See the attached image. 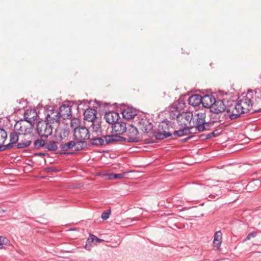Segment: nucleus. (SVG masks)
I'll return each instance as SVG.
<instances>
[{"label":"nucleus","mask_w":261,"mask_h":261,"mask_svg":"<svg viewBox=\"0 0 261 261\" xmlns=\"http://www.w3.org/2000/svg\"><path fill=\"white\" fill-rule=\"evenodd\" d=\"M182 250L183 251H188L189 250V248L187 246H185V247H180V250Z\"/></svg>","instance_id":"4c0bfd02"},{"label":"nucleus","mask_w":261,"mask_h":261,"mask_svg":"<svg viewBox=\"0 0 261 261\" xmlns=\"http://www.w3.org/2000/svg\"><path fill=\"white\" fill-rule=\"evenodd\" d=\"M105 118L107 122L113 125L119 120L120 117L117 112H108L105 114Z\"/></svg>","instance_id":"a211bd4d"},{"label":"nucleus","mask_w":261,"mask_h":261,"mask_svg":"<svg viewBox=\"0 0 261 261\" xmlns=\"http://www.w3.org/2000/svg\"><path fill=\"white\" fill-rule=\"evenodd\" d=\"M97 111L95 109L89 108L86 110L84 113V120L93 122L97 118L96 117Z\"/></svg>","instance_id":"6ab92c4d"},{"label":"nucleus","mask_w":261,"mask_h":261,"mask_svg":"<svg viewBox=\"0 0 261 261\" xmlns=\"http://www.w3.org/2000/svg\"><path fill=\"white\" fill-rule=\"evenodd\" d=\"M222 241V232L221 231H216L214 236L213 241V247L215 249H219L221 245Z\"/></svg>","instance_id":"5701e85b"},{"label":"nucleus","mask_w":261,"mask_h":261,"mask_svg":"<svg viewBox=\"0 0 261 261\" xmlns=\"http://www.w3.org/2000/svg\"><path fill=\"white\" fill-rule=\"evenodd\" d=\"M8 241L6 238L0 236V249L3 248L4 244H6Z\"/></svg>","instance_id":"f704fd0d"},{"label":"nucleus","mask_w":261,"mask_h":261,"mask_svg":"<svg viewBox=\"0 0 261 261\" xmlns=\"http://www.w3.org/2000/svg\"><path fill=\"white\" fill-rule=\"evenodd\" d=\"M31 143V140L24 139V140H21L17 144L18 148H23L29 146Z\"/></svg>","instance_id":"c756f323"},{"label":"nucleus","mask_w":261,"mask_h":261,"mask_svg":"<svg viewBox=\"0 0 261 261\" xmlns=\"http://www.w3.org/2000/svg\"><path fill=\"white\" fill-rule=\"evenodd\" d=\"M7 132L4 129L0 128V146H5V145H4V144L7 139ZM2 151L3 150H0V151Z\"/></svg>","instance_id":"c85d7f7f"},{"label":"nucleus","mask_w":261,"mask_h":261,"mask_svg":"<svg viewBox=\"0 0 261 261\" xmlns=\"http://www.w3.org/2000/svg\"><path fill=\"white\" fill-rule=\"evenodd\" d=\"M238 105L236 103L235 107L232 110H229L228 113H229V117L231 119H235L241 116V114H244L243 111L241 109H238Z\"/></svg>","instance_id":"b1692460"},{"label":"nucleus","mask_w":261,"mask_h":261,"mask_svg":"<svg viewBox=\"0 0 261 261\" xmlns=\"http://www.w3.org/2000/svg\"><path fill=\"white\" fill-rule=\"evenodd\" d=\"M111 210H108L102 213L101 217L103 220H106L109 218Z\"/></svg>","instance_id":"72a5a7b5"},{"label":"nucleus","mask_w":261,"mask_h":261,"mask_svg":"<svg viewBox=\"0 0 261 261\" xmlns=\"http://www.w3.org/2000/svg\"><path fill=\"white\" fill-rule=\"evenodd\" d=\"M179 105V99L174 102L170 107L169 115L171 119H176L178 122L179 117V111L178 105Z\"/></svg>","instance_id":"ddd939ff"},{"label":"nucleus","mask_w":261,"mask_h":261,"mask_svg":"<svg viewBox=\"0 0 261 261\" xmlns=\"http://www.w3.org/2000/svg\"><path fill=\"white\" fill-rule=\"evenodd\" d=\"M127 138L124 137L128 142H138L141 140L138 128L133 124L130 125L126 130Z\"/></svg>","instance_id":"9d476101"},{"label":"nucleus","mask_w":261,"mask_h":261,"mask_svg":"<svg viewBox=\"0 0 261 261\" xmlns=\"http://www.w3.org/2000/svg\"><path fill=\"white\" fill-rule=\"evenodd\" d=\"M112 130L116 133V134L111 135H118L123 134L126 130V123L119 121V120L112 125Z\"/></svg>","instance_id":"2eb2a0df"},{"label":"nucleus","mask_w":261,"mask_h":261,"mask_svg":"<svg viewBox=\"0 0 261 261\" xmlns=\"http://www.w3.org/2000/svg\"><path fill=\"white\" fill-rule=\"evenodd\" d=\"M170 122L163 121L158 125L157 131L155 133L154 136L157 139H163L171 135L170 131Z\"/></svg>","instance_id":"0eeeda50"},{"label":"nucleus","mask_w":261,"mask_h":261,"mask_svg":"<svg viewBox=\"0 0 261 261\" xmlns=\"http://www.w3.org/2000/svg\"><path fill=\"white\" fill-rule=\"evenodd\" d=\"M18 133L13 131L10 135V142L5 146H0V150H6L8 149L11 148L18 142L19 140Z\"/></svg>","instance_id":"4468645a"},{"label":"nucleus","mask_w":261,"mask_h":261,"mask_svg":"<svg viewBox=\"0 0 261 261\" xmlns=\"http://www.w3.org/2000/svg\"><path fill=\"white\" fill-rule=\"evenodd\" d=\"M86 148V143L82 141H70L67 143H62L60 145L61 150L63 151H67L70 149L74 151H79Z\"/></svg>","instance_id":"1a4fd4ad"},{"label":"nucleus","mask_w":261,"mask_h":261,"mask_svg":"<svg viewBox=\"0 0 261 261\" xmlns=\"http://www.w3.org/2000/svg\"><path fill=\"white\" fill-rule=\"evenodd\" d=\"M201 100L202 97L198 94L192 95L188 99L189 105L194 107L201 104Z\"/></svg>","instance_id":"393cba45"},{"label":"nucleus","mask_w":261,"mask_h":261,"mask_svg":"<svg viewBox=\"0 0 261 261\" xmlns=\"http://www.w3.org/2000/svg\"><path fill=\"white\" fill-rule=\"evenodd\" d=\"M36 129L37 134L41 137L47 138L53 132L51 124L45 120L38 122Z\"/></svg>","instance_id":"6e6552de"},{"label":"nucleus","mask_w":261,"mask_h":261,"mask_svg":"<svg viewBox=\"0 0 261 261\" xmlns=\"http://www.w3.org/2000/svg\"><path fill=\"white\" fill-rule=\"evenodd\" d=\"M261 185V181L259 179H254L250 182L247 185L249 188H253L254 190L257 189Z\"/></svg>","instance_id":"7c9ffc66"},{"label":"nucleus","mask_w":261,"mask_h":261,"mask_svg":"<svg viewBox=\"0 0 261 261\" xmlns=\"http://www.w3.org/2000/svg\"><path fill=\"white\" fill-rule=\"evenodd\" d=\"M35 155L40 156H44L47 155V153H44V152H39V153H35Z\"/></svg>","instance_id":"e433bc0d"},{"label":"nucleus","mask_w":261,"mask_h":261,"mask_svg":"<svg viewBox=\"0 0 261 261\" xmlns=\"http://www.w3.org/2000/svg\"><path fill=\"white\" fill-rule=\"evenodd\" d=\"M45 141L42 138L35 140L33 143L34 147L37 149L45 147Z\"/></svg>","instance_id":"bb28decb"},{"label":"nucleus","mask_w":261,"mask_h":261,"mask_svg":"<svg viewBox=\"0 0 261 261\" xmlns=\"http://www.w3.org/2000/svg\"><path fill=\"white\" fill-rule=\"evenodd\" d=\"M103 241V240L99 239L94 235H90L86 241L85 248L89 250L90 247L92 245H97Z\"/></svg>","instance_id":"412c9836"},{"label":"nucleus","mask_w":261,"mask_h":261,"mask_svg":"<svg viewBox=\"0 0 261 261\" xmlns=\"http://www.w3.org/2000/svg\"><path fill=\"white\" fill-rule=\"evenodd\" d=\"M26 112H28V115L29 118L32 120L31 124H33L35 121L37 120V115L35 110H27Z\"/></svg>","instance_id":"2f4dec72"},{"label":"nucleus","mask_w":261,"mask_h":261,"mask_svg":"<svg viewBox=\"0 0 261 261\" xmlns=\"http://www.w3.org/2000/svg\"><path fill=\"white\" fill-rule=\"evenodd\" d=\"M251 96V93H248L246 97L239 100L237 103L238 105V109H241L244 114L248 112L253 113L258 111L256 109L253 98Z\"/></svg>","instance_id":"423d86ee"},{"label":"nucleus","mask_w":261,"mask_h":261,"mask_svg":"<svg viewBox=\"0 0 261 261\" xmlns=\"http://www.w3.org/2000/svg\"><path fill=\"white\" fill-rule=\"evenodd\" d=\"M205 117V113L203 112H198L194 116L191 125V133L194 130L201 132L209 129L210 125L206 122Z\"/></svg>","instance_id":"7ed1b4c3"},{"label":"nucleus","mask_w":261,"mask_h":261,"mask_svg":"<svg viewBox=\"0 0 261 261\" xmlns=\"http://www.w3.org/2000/svg\"><path fill=\"white\" fill-rule=\"evenodd\" d=\"M24 120L17 121L15 125L16 129L18 130L19 135H27L32 132L33 125L31 124L32 120L29 118L28 112L24 113Z\"/></svg>","instance_id":"39448f33"},{"label":"nucleus","mask_w":261,"mask_h":261,"mask_svg":"<svg viewBox=\"0 0 261 261\" xmlns=\"http://www.w3.org/2000/svg\"><path fill=\"white\" fill-rule=\"evenodd\" d=\"M174 134L179 136V130L175 131Z\"/></svg>","instance_id":"58836bf2"},{"label":"nucleus","mask_w":261,"mask_h":261,"mask_svg":"<svg viewBox=\"0 0 261 261\" xmlns=\"http://www.w3.org/2000/svg\"><path fill=\"white\" fill-rule=\"evenodd\" d=\"M101 137H95L90 138L89 142L93 146L105 145L114 144L118 142L125 141L126 139L122 136L118 135H109L101 134Z\"/></svg>","instance_id":"f03ea898"},{"label":"nucleus","mask_w":261,"mask_h":261,"mask_svg":"<svg viewBox=\"0 0 261 261\" xmlns=\"http://www.w3.org/2000/svg\"><path fill=\"white\" fill-rule=\"evenodd\" d=\"M215 100V98L214 96L212 95H205L202 97L201 104L204 107L210 108V109Z\"/></svg>","instance_id":"4be33fe9"},{"label":"nucleus","mask_w":261,"mask_h":261,"mask_svg":"<svg viewBox=\"0 0 261 261\" xmlns=\"http://www.w3.org/2000/svg\"><path fill=\"white\" fill-rule=\"evenodd\" d=\"M78 122L77 120L74 119L71 121L70 126L74 129V139L77 141H82L86 143V147L87 146V140H89L90 133L89 129L85 126H79L73 128L74 122Z\"/></svg>","instance_id":"20e7f679"},{"label":"nucleus","mask_w":261,"mask_h":261,"mask_svg":"<svg viewBox=\"0 0 261 261\" xmlns=\"http://www.w3.org/2000/svg\"><path fill=\"white\" fill-rule=\"evenodd\" d=\"M91 127L94 132L96 133L101 132V122L97 118L93 122H92Z\"/></svg>","instance_id":"a878e982"},{"label":"nucleus","mask_w":261,"mask_h":261,"mask_svg":"<svg viewBox=\"0 0 261 261\" xmlns=\"http://www.w3.org/2000/svg\"><path fill=\"white\" fill-rule=\"evenodd\" d=\"M135 123L144 133H148L153 128L150 120L145 116L138 118L135 121Z\"/></svg>","instance_id":"9b49d317"},{"label":"nucleus","mask_w":261,"mask_h":261,"mask_svg":"<svg viewBox=\"0 0 261 261\" xmlns=\"http://www.w3.org/2000/svg\"><path fill=\"white\" fill-rule=\"evenodd\" d=\"M59 114L63 119L70 118L71 117V107L68 105H62L60 106Z\"/></svg>","instance_id":"f3484780"},{"label":"nucleus","mask_w":261,"mask_h":261,"mask_svg":"<svg viewBox=\"0 0 261 261\" xmlns=\"http://www.w3.org/2000/svg\"><path fill=\"white\" fill-rule=\"evenodd\" d=\"M122 114L124 119H130L137 115V111L133 107H127L122 111Z\"/></svg>","instance_id":"aec40b11"},{"label":"nucleus","mask_w":261,"mask_h":261,"mask_svg":"<svg viewBox=\"0 0 261 261\" xmlns=\"http://www.w3.org/2000/svg\"><path fill=\"white\" fill-rule=\"evenodd\" d=\"M61 154H69V153L64 152H63V153H61Z\"/></svg>","instance_id":"ea45409f"},{"label":"nucleus","mask_w":261,"mask_h":261,"mask_svg":"<svg viewBox=\"0 0 261 261\" xmlns=\"http://www.w3.org/2000/svg\"><path fill=\"white\" fill-rule=\"evenodd\" d=\"M44 148L48 151H55L58 149V146L56 142L50 141L45 143Z\"/></svg>","instance_id":"cd10ccee"},{"label":"nucleus","mask_w":261,"mask_h":261,"mask_svg":"<svg viewBox=\"0 0 261 261\" xmlns=\"http://www.w3.org/2000/svg\"><path fill=\"white\" fill-rule=\"evenodd\" d=\"M124 177V173L111 174L109 175L110 179H120Z\"/></svg>","instance_id":"473e14b6"},{"label":"nucleus","mask_w":261,"mask_h":261,"mask_svg":"<svg viewBox=\"0 0 261 261\" xmlns=\"http://www.w3.org/2000/svg\"><path fill=\"white\" fill-rule=\"evenodd\" d=\"M256 234H257V232L255 231H253V232L249 233L248 234V236H247V237L246 238V239H245V241H247V240H250L252 238L255 237L256 236Z\"/></svg>","instance_id":"c9c22d12"},{"label":"nucleus","mask_w":261,"mask_h":261,"mask_svg":"<svg viewBox=\"0 0 261 261\" xmlns=\"http://www.w3.org/2000/svg\"><path fill=\"white\" fill-rule=\"evenodd\" d=\"M194 117L192 111L180 109V142H185L194 137L190 135L185 138H181L184 135L191 134V125Z\"/></svg>","instance_id":"f257e3e1"},{"label":"nucleus","mask_w":261,"mask_h":261,"mask_svg":"<svg viewBox=\"0 0 261 261\" xmlns=\"http://www.w3.org/2000/svg\"><path fill=\"white\" fill-rule=\"evenodd\" d=\"M225 106L222 100L218 99L215 100L212 107H211L210 111L213 113L219 114L224 111Z\"/></svg>","instance_id":"dca6fc26"},{"label":"nucleus","mask_w":261,"mask_h":261,"mask_svg":"<svg viewBox=\"0 0 261 261\" xmlns=\"http://www.w3.org/2000/svg\"><path fill=\"white\" fill-rule=\"evenodd\" d=\"M57 110H49L46 112L45 120L50 124L59 123L61 118Z\"/></svg>","instance_id":"f8f14e48"}]
</instances>
